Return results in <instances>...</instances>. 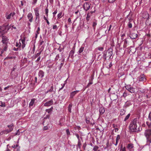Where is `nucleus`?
I'll use <instances>...</instances> for the list:
<instances>
[{
    "mask_svg": "<svg viewBox=\"0 0 151 151\" xmlns=\"http://www.w3.org/2000/svg\"><path fill=\"white\" fill-rule=\"evenodd\" d=\"M139 123L137 119H134L130 123L129 126V128L131 131L136 132L139 131Z\"/></svg>",
    "mask_w": 151,
    "mask_h": 151,
    "instance_id": "obj_1",
    "label": "nucleus"
},
{
    "mask_svg": "<svg viewBox=\"0 0 151 151\" xmlns=\"http://www.w3.org/2000/svg\"><path fill=\"white\" fill-rule=\"evenodd\" d=\"M144 135L146 138L147 144L149 145L151 143V129H146Z\"/></svg>",
    "mask_w": 151,
    "mask_h": 151,
    "instance_id": "obj_2",
    "label": "nucleus"
},
{
    "mask_svg": "<svg viewBox=\"0 0 151 151\" xmlns=\"http://www.w3.org/2000/svg\"><path fill=\"white\" fill-rule=\"evenodd\" d=\"M125 88L127 90L131 93H134L135 91V88L131 86L130 85H127L125 86Z\"/></svg>",
    "mask_w": 151,
    "mask_h": 151,
    "instance_id": "obj_3",
    "label": "nucleus"
},
{
    "mask_svg": "<svg viewBox=\"0 0 151 151\" xmlns=\"http://www.w3.org/2000/svg\"><path fill=\"white\" fill-rule=\"evenodd\" d=\"M15 14V12H11L9 13L8 12H6L5 14V16L7 19H11L12 17H13Z\"/></svg>",
    "mask_w": 151,
    "mask_h": 151,
    "instance_id": "obj_4",
    "label": "nucleus"
},
{
    "mask_svg": "<svg viewBox=\"0 0 151 151\" xmlns=\"http://www.w3.org/2000/svg\"><path fill=\"white\" fill-rule=\"evenodd\" d=\"M20 43V47L21 49H23L25 46V39H20L19 42Z\"/></svg>",
    "mask_w": 151,
    "mask_h": 151,
    "instance_id": "obj_5",
    "label": "nucleus"
},
{
    "mask_svg": "<svg viewBox=\"0 0 151 151\" xmlns=\"http://www.w3.org/2000/svg\"><path fill=\"white\" fill-rule=\"evenodd\" d=\"M35 14L36 16V19H39V18L40 14H39V9L37 7L34 9Z\"/></svg>",
    "mask_w": 151,
    "mask_h": 151,
    "instance_id": "obj_6",
    "label": "nucleus"
},
{
    "mask_svg": "<svg viewBox=\"0 0 151 151\" xmlns=\"http://www.w3.org/2000/svg\"><path fill=\"white\" fill-rule=\"evenodd\" d=\"M127 148L130 151H134V145L131 143L128 144L127 146Z\"/></svg>",
    "mask_w": 151,
    "mask_h": 151,
    "instance_id": "obj_7",
    "label": "nucleus"
},
{
    "mask_svg": "<svg viewBox=\"0 0 151 151\" xmlns=\"http://www.w3.org/2000/svg\"><path fill=\"white\" fill-rule=\"evenodd\" d=\"M90 6L87 2L84 3L83 5V8L84 10L87 11L90 9Z\"/></svg>",
    "mask_w": 151,
    "mask_h": 151,
    "instance_id": "obj_8",
    "label": "nucleus"
},
{
    "mask_svg": "<svg viewBox=\"0 0 151 151\" xmlns=\"http://www.w3.org/2000/svg\"><path fill=\"white\" fill-rule=\"evenodd\" d=\"M79 92V90H76L71 92L70 95V98L71 99L73 98L74 96Z\"/></svg>",
    "mask_w": 151,
    "mask_h": 151,
    "instance_id": "obj_9",
    "label": "nucleus"
},
{
    "mask_svg": "<svg viewBox=\"0 0 151 151\" xmlns=\"http://www.w3.org/2000/svg\"><path fill=\"white\" fill-rule=\"evenodd\" d=\"M27 17L29 19V22H32L33 21V16L32 13H29L27 15Z\"/></svg>",
    "mask_w": 151,
    "mask_h": 151,
    "instance_id": "obj_10",
    "label": "nucleus"
},
{
    "mask_svg": "<svg viewBox=\"0 0 151 151\" xmlns=\"http://www.w3.org/2000/svg\"><path fill=\"white\" fill-rule=\"evenodd\" d=\"M53 103V101L51 100L45 103L44 104V106H50Z\"/></svg>",
    "mask_w": 151,
    "mask_h": 151,
    "instance_id": "obj_11",
    "label": "nucleus"
},
{
    "mask_svg": "<svg viewBox=\"0 0 151 151\" xmlns=\"http://www.w3.org/2000/svg\"><path fill=\"white\" fill-rule=\"evenodd\" d=\"M8 38L5 36H2V42L4 44H6L8 42Z\"/></svg>",
    "mask_w": 151,
    "mask_h": 151,
    "instance_id": "obj_12",
    "label": "nucleus"
},
{
    "mask_svg": "<svg viewBox=\"0 0 151 151\" xmlns=\"http://www.w3.org/2000/svg\"><path fill=\"white\" fill-rule=\"evenodd\" d=\"M38 74L39 77L41 78V80H42V78L44 77V72L42 70H40Z\"/></svg>",
    "mask_w": 151,
    "mask_h": 151,
    "instance_id": "obj_13",
    "label": "nucleus"
},
{
    "mask_svg": "<svg viewBox=\"0 0 151 151\" xmlns=\"http://www.w3.org/2000/svg\"><path fill=\"white\" fill-rule=\"evenodd\" d=\"M142 17L145 19H147L149 18V15L147 12H145L143 13Z\"/></svg>",
    "mask_w": 151,
    "mask_h": 151,
    "instance_id": "obj_14",
    "label": "nucleus"
},
{
    "mask_svg": "<svg viewBox=\"0 0 151 151\" xmlns=\"http://www.w3.org/2000/svg\"><path fill=\"white\" fill-rule=\"evenodd\" d=\"M132 104V103L130 101H127L125 103V104L123 106L124 108H126L129 107Z\"/></svg>",
    "mask_w": 151,
    "mask_h": 151,
    "instance_id": "obj_15",
    "label": "nucleus"
},
{
    "mask_svg": "<svg viewBox=\"0 0 151 151\" xmlns=\"http://www.w3.org/2000/svg\"><path fill=\"white\" fill-rule=\"evenodd\" d=\"M148 118L149 120L150 121V122H147V124L149 127H151V111L149 114Z\"/></svg>",
    "mask_w": 151,
    "mask_h": 151,
    "instance_id": "obj_16",
    "label": "nucleus"
},
{
    "mask_svg": "<svg viewBox=\"0 0 151 151\" xmlns=\"http://www.w3.org/2000/svg\"><path fill=\"white\" fill-rule=\"evenodd\" d=\"M35 100L36 99L34 98L31 99V101L29 104V106L30 108H31L32 106H33Z\"/></svg>",
    "mask_w": 151,
    "mask_h": 151,
    "instance_id": "obj_17",
    "label": "nucleus"
},
{
    "mask_svg": "<svg viewBox=\"0 0 151 151\" xmlns=\"http://www.w3.org/2000/svg\"><path fill=\"white\" fill-rule=\"evenodd\" d=\"M138 79L139 81H143L145 80V78L144 75H141L138 77Z\"/></svg>",
    "mask_w": 151,
    "mask_h": 151,
    "instance_id": "obj_18",
    "label": "nucleus"
},
{
    "mask_svg": "<svg viewBox=\"0 0 151 151\" xmlns=\"http://www.w3.org/2000/svg\"><path fill=\"white\" fill-rule=\"evenodd\" d=\"M138 36L137 34L136 33H132L130 35V37L132 39H134L136 38Z\"/></svg>",
    "mask_w": 151,
    "mask_h": 151,
    "instance_id": "obj_19",
    "label": "nucleus"
},
{
    "mask_svg": "<svg viewBox=\"0 0 151 151\" xmlns=\"http://www.w3.org/2000/svg\"><path fill=\"white\" fill-rule=\"evenodd\" d=\"M11 132V130H9V129H6L2 131L0 134H7Z\"/></svg>",
    "mask_w": 151,
    "mask_h": 151,
    "instance_id": "obj_20",
    "label": "nucleus"
},
{
    "mask_svg": "<svg viewBox=\"0 0 151 151\" xmlns=\"http://www.w3.org/2000/svg\"><path fill=\"white\" fill-rule=\"evenodd\" d=\"M99 111L101 114H102L105 112V109L104 108H100L99 109Z\"/></svg>",
    "mask_w": 151,
    "mask_h": 151,
    "instance_id": "obj_21",
    "label": "nucleus"
},
{
    "mask_svg": "<svg viewBox=\"0 0 151 151\" xmlns=\"http://www.w3.org/2000/svg\"><path fill=\"white\" fill-rule=\"evenodd\" d=\"M74 53V51L73 50H71L70 52L69 56L71 58H72L73 56Z\"/></svg>",
    "mask_w": 151,
    "mask_h": 151,
    "instance_id": "obj_22",
    "label": "nucleus"
},
{
    "mask_svg": "<svg viewBox=\"0 0 151 151\" xmlns=\"http://www.w3.org/2000/svg\"><path fill=\"white\" fill-rule=\"evenodd\" d=\"M13 125L12 124H11L10 125H8L7 126V127L9 129V130H11V132H12L13 129Z\"/></svg>",
    "mask_w": 151,
    "mask_h": 151,
    "instance_id": "obj_23",
    "label": "nucleus"
},
{
    "mask_svg": "<svg viewBox=\"0 0 151 151\" xmlns=\"http://www.w3.org/2000/svg\"><path fill=\"white\" fill-rule=\"evenodd\" d=\"M107 55H108L107 57H109V58H111V57L112 55V51H109L107 52Z\"/></svg>",
    "mask_w": 151,
    "mask_h": 151,
    "instance_id": "obj_24",
    "label": "nucleus"
},
{
    "mask_svg": "<svg viewBox=\"0 0 151 151\" xmlns=\"http://www.w3.org/2000/svg\"><path fill=\"white\" fill-rule=\"evenodd\" d=\"M72 105L71 104H70L68 107V109L70 113L71 112V108L72 107Z\"/></svg>",
    "mask_w": 151,
    "mask_h": 151,
    "instance_id": "obj_25",
    "label": "nucleus"
},
{
    "mask_svg": "<svg viewBox=\"0 0 151 151\" xmlns=\"http://www.w3.org/2000/svg\"><path fill=\"white\" fill-rule=\"evenodd\" d=\"M52 107L49 109H47L46 110V112L48 113H51V112L52 111Z\"/></svg>",
    "mask_w": 151,
    "mask_h": 151,
    "instance_id": "obj_26",
    "label": "nucleus"
},
{
    "mask_svg": "<svg viewBox=\"0 0 151 151\" xmlns=\"http://www.w3.org/2000/svg\"><path fill=\"white\" fill-rule=\"evenodd\" d=\"M91 16V15H90V13L88 12L87 15L86 17V20L87 21H88L89 20V18Z\"/></svg>",
    "mask_w": 151,
    "mask_h": 151,
    "instance_id": "obj_27",
    "label": "nucleus"
},
{
    "mask_svg": "<svg viewBox=\"0 0 151 151\" xmlns=\"http://www.w3.org/2000/svg\"><path fill=\"white\" fill-rule=\"evenodd\" d=\"M84 49V47H81L79 49L78 51V52L79 54L81 53L83 51Z\"/></svg>",
    "mask_w": 151,
    "mask_h": 151,
    "instance_id": "obj_28",
    "label": "nucleus"
},
{
    "mask_svg": "<svg viewBox=\"0 0 151 151\" xmlns=\"http://www.w3.org/2000/svg\"><path fill=\"white\" fill-rule=\"evenodd\" d=\"M18 142H19L18 141L17 142L18 144H17L16 145H12V147L14 149H16L19 146V145L18 144Z\"/></svg>",
    "mask_w": 151,
    "mask_h": 151,
    "instance_id": "obj_29",
    "label": "nucleus"
},
{
    "mask_svg": "<svg viewBox=\"0 0 151 151\" xmlns=\"http://www.w3.org/2000/svg\"><path fill=\"white\" fill-rule=\"evenodd\" d=\"M66 132L68 136H69L70 135V133L68 129H67Z\"/></svg>",
    "mask_w": 151,
    "mask_h": 151,
    "instance_id": "obj_30",
    "label": "nucleus"
},
{
    "mask_svg": "<svg viewBox=\"0 0 151 151\" xmlns=\"http://www.w3.org/2000/svg\"><path fill=\"white\" fill-rule=\"evenodd\" d=\"M130 116V114H128L125 117V119H124V121H126L127 119H128L129 118Z\"/></svg>",
    "mask_w": 151,
    "mask_h": 151,
    "instance_id": "obj_31",
    "label": "nucleus"
},
{
    "mask_svg": "<svg viewBox=\"0 0 151 151\" xmlns=\"http://www.w3.org/2000/svg\"><path fill=\"white\" fill-rule=\"evenodd\" d=\"M99 147L97 146H95L93 148V150L95 151H96L98 149Z\"/></svg>",
    "mask_w": 151,
    "mask_h": 151,
    "instance_id": "obj_32",
    "label": "nucleus"
},
{
    "mask_svg": "<svg viewBox=\"0 0 151 151\" xmlns=\"http://www.w3.org/2000/svg\"><path fill=\"white\" fill-rule=\"evenodd\" d=\"M62 12H60L57 15L58 18L59 19L60 18L62 17Z\"/></svg>",
    "mask_w": 151,
    "mask_h": 151,
    "instance_id": "obj_33",
    "label": "nucleus"
},
{
    "mask_svg": "<svg viewBox=\"0 0 151 151\" xmlns=\"http://www.w3.org/2000/svg\"><path fill=\"white\" fill-rule=\"evenodd\" d=\"M125 112V111L124 109H122L121 111L120 114L121 115H123L124 114Z\"/></svg>",
    "mask_w": 151,
    "mask_h": 151,
    "instance_id": "obj_34",
    "label": "nucleus"
},
{
    "mask_svg": "<svg viewBox=\"0 0 151 151\" xmlns=\"http://www.w3.org/2000/svg\"><path fill=\"white\" fill-rule=\"evenodd\" d=\"M98 49L99 50L101 51H103L104 50V47H98Z\"/></svg>",
    "mask_w": 151,
    "mask_h": 151,
    "instance_id": "obj_35",
    "label": "nucleus"
},
{
    "mask_svg": "<svg viewBox=\"0 0 151 151\" xmlns=\"http://www.w3.org/2000/svg\"><path fill=\"white\" fill-rule=\"evenodd\" d=\"M20 44H21L20 43H19V42H17L16 44V46L17 47H19V48H20Z\"/></svg>",
    "mask_w": 151,
    "mask_h": 151,
    "instance_id": "obj_36",
    "label": "nucleus"
},
{
    "mask_svg": "<svg viewBox=\"0 0 151 151\" xmlns=\"http://www.w3.org/2000/svg\"><path fill=\"white\" fill-rule=\"evenodd\" d=\"M0 106L2 107H4L5 106V104L4 103H3L2 102H0Z\"/></svg>",
    "mask_w": 151,
    "mask_h": 151,
    "instance_id": "obj_37",
    "label": "nucleus"
},
{
    "mask_svg": "<svg viewBox=\"0 0 151 151\" xmlns=\"http://www.w3.org/2000/svg\"><path fill=\"white\" fill-rule=\"evenodd\" d=\"M120 139V136L119 135H117V137L116 138V141H118L119 139Z\"/></svg>",
    "mask_w": 151,
    "mask_h": 151,
    "instance_id": "obj_38",
    "label": "nucleus"
},
{
    "mask_svg": "<svg viewBox=\"0 0 151 151\" xmlns=\"http://www.w3.org/2000/svg\"><path fill=\"white\" fill-rule=\"evenodd\" d=\"M52 28L54 29H55L56 30H57L58 29L57 26L56 25H53Z\"/></svg>",
    "mask_w": 151,
    "mask_h": 151,
    "instance_id": "obj_39",
    "label": "nucleus"
},
{
    "mask_svg": "<svg viewBox=\"0 0 151 151\" xmlns=\"http://www.w3.org/2000/svg\"><path fill=\"white\" fill-rule=\"evenodd\" d=\"M128 26L129 28H131L132 27V24L130 22H129L128 23Z\"/></svg>",
    "mask_w": 151,
    "mask_h": 151,
    "instance_id": "obj_40",
    "label": "nucleus"
},
{
    "mask_svg": "<svg viewBox=\"0 0 151 151\" xmlns=\"http://www.w3.org/2000/svg\"><path fill=\"white\" fill-rule=\"evenodd\" d=\"M85 121H86V122L87 124L89 123L90 122L88 118H86V119H85Z\"/></svg>",
    "mask_w": 151,
    "mask_h": 151,
    "instance_id": "obj_41",
    "label": "nucleus"
},
{
    "mask_svg": "<svg viewBox=\"0 0 151 151\" xmlns=\"http://www.w3.org/2000/svg\"><path fill=\"white\" fill-rule=\"evenodd\" d=\"M3 50H2V49L0 48V56H2V54L3 53Z\"/></svg>",
    "mask_w": 151,
    "mask_h": 151,
    "instance_id": "obj_42",
    "label": "nucleus"
},
{
    "mask_svg": "<svg viewBox=\"0 0 151 151\" xmlns=\"http://www.w3.org/2000/svg\"><path fill=\"white\" fill-rule=\"evenodd\" d=\"M48 9H45V14L47 16L48 15Z\"/></svg>",
    "mask_w": 151,
    "mask_h": 151,
    "instance_id": "obj_43",
    "label": "nucleus"
},
{
    "mask_svg": "<svg viewBox=\"0 0 151 151\" xmlns=\"http://www.w3.org/2000/svg\"><path fill=\"white\" fill-rule=\"evenodd\" d=\"M41 51H40V52H39L37 53L36 54V55L35 56H36V57H38V56H40V54H41Z\"/></svg>",
    "mask_w": 151,
    "mask_h": 151,
    "instance_id": "obj_44",
    "label": "nucleus"
},
{
    "mask_svg": "<svg viewBox=\"0 0 151 151\" xmlns=\"http://www.w3.org/2000/svg\"><path fill=\"white\" fill-rule=\"evenodd\" d=\"M120 151H126V148L125 147H122L120 150Z\"/></svg>",
    "mask_w": 151,
    "mask_h": 151,
    "instance_id": "obj_45",
    "label": "nucleus"
},
{
    "mask_svg": "<svg viewBox=\"0 0 151 151\" xmlns=\"http://www.w3.org/2000/svg\"><path fill=\"white\" fill-rule=\"evenodd\" d=\"M12 85H11V86H9L6 87H5L4 88V90H6V89H7L8 88L10 87H11V86H12Z\"/></svg>",
    "mask_w": 151,
    "mask_h": 151,
    "instance_id": "obj_46",
    "label": "nucleus"
},
{
    "mask_svg": "<svg viewBox=\"0 0 151 151\" xmlns=\"http://www.w3.org/2000/svg\"><path fill=\"white\" fill-rule=\"evenodd\" d=\"M21 50V49L20 48H14V50L15 51H18V50Z\"/></svg>",
    "mask_w": 151,
    "mask_h": 151,
    "instance_id": "obj_47",
    "label": "nucleus"
},
{
    "mask_svg": "<svg viewBox=\"0 0 151 151\" xmlns=\"http://www.w3.org/2000/svg\"><path fill=\"white\" fill-rule=\"evenodd\" d=\"M68 22H69V24H70L71 23V20L70 18H69L68 20Z\"/></svg>",
    "mask_w": 151,
    "mask_h": 151,
    "instance_id": "obj_48",
    "label": "nucleus"
},
{
    "mask_svg": "<svg viewBox=\"0 0 151 151\" xmlns=\"http://www.w3.org/2000/svg\"><path fill=\"white\" fill-rule=\"evenodd\" d=\"M59 58V55H57L55 58V60H57Z\"/></svg>",
    "mask_w": 151,
    "mask_h": 151,
    "instance_id": "obj_49",
    "label": "nucleus"
},
{
    "mask_svg": "<svg viewBox=\"0 0 151 151\" xmlns=\"http://www.w3.org/2000/svg\"><path fill=\"white\" fill-rule=\"evenodd\" d=\"M37 0H33L32 4H35L37 2Z\"/></svg>",
    "mask_w": 151,
    "mask_h": 151,
    "instance_id": "obj_50",
    "label": "nucleus"
},
{
    "mask_svg": "<svg viewBox=\"0 0 151 151\" xmlns=\"http://www.w3.org/2000/svg\"><path fill=\"white\" fill-rule=\"evenodd\" d=\"M75 135H76V136L77 138H78V140H79V139H80V138H79V135H78V134H75Z\"/></svg>",
    "mask_w": 151,
    "mask_h": 151,
    "instance_id": "obj_51",
    "label": "nucleus"
},
{
    "mask_svg": "<svg viewBox=\"0 0 151 151\" xmlns=\"http://www.w3.org/2000/svg\"><path fill=\"white\" fill-rule=\"evenodd\" d=\"M57 11L56 10L53 13V16H55V15L57 14Z\"/></svg>",
    "mask_w": 151,
    "mask_h": 151,
    "instance_id": "obj_52",
    "label": "nucleus"
},
{
    "mask_svg": "<svg viewBox=\"0 0 151 151\" xmlns=\"http://www.w3.org/2000/svg\"><path fill=\"white\" fill-rule=\"evenodd\" d=\"M39 34V32L38 31H37L35 33V37L37 38V37L38 35Z\"/></svg>",
    "mask_w": 151,
    "mask_h": 151,
    "instance_id": "obj_53",
    "label": "nucleus"
},
{
    "mask_svg": "<svg viewBox=\"0 0 151 151\" xmlns=\"http://www.w3.org/2000/svg\"><path fill=\"white\" fill-rule=\"evenodd\" d=\"M16 149H17L16 151H20V147L18 146Z\"/></svg>",
    "mask_w": 151,
    "mask_h": 151,
    "instance_id": "obj_54",
    "label": "nucleus"
},
{
    "mask_svg": "<svg viewBox=\"0 0 151 151\" xmlns=\"http://www.w3.org/2000/svg\"><path fill=\"white\" fill-rule=\"evenodd\" d=\"M78 145L79 146H80L81 145V141L80 139H79V140H78Z\"/></svg>",
    "mask_w": 151,
    "mask_h": 151,
    "instance_id": "obj_55",
    "label": "nucleus"
},
{
    "mask_svg": "<svg viewBox=\"0 0 151 151\" xmlns=\"http://www.w3.org/2000/svg\"><path fill=\"white\" fill-rule=\"evenodd\" d=\"M116 0H108L109 2L110 3H113L114 1Z\"/></svg>",
    "mask_w": 151,
    "mask_h": 151,
    "instance_id": "obj_56",
    "label": "nucleus"
},
{
    "mask_svg": "<svg viewBox=\"0 0 151 151\" xmlns=\"http://www.w3.org/2000/svg\"><path fill=\"white\" fill-rule=\"evenodd\" d=\"M93 83L92 82H90V83H89L87 86V87H88L90 85H91Z\"/></svg>",
    "mask_w": 151,
    "mask_h": 151,
    "instance_id": "obj_57",
    "label": "nucleus"
},
{
    "mask_svg": "<svg viewBox=\"0 0 151 151\" xmlns=\"http://www.w3.org/2000/svg\"><path fill=\"white\" fill-rule=\"evenodd\" d=\"M43 129L45 130H47L48 129V128L47 127L45 126L44 127Z\"/></svg>",
    "mask_w": 151,
    "mask_h": 151,
    "instance_id": "obj_58",
    "label": "nucleus"
},
{
    "mask_svg": "<svg viewBox=\"0 0 151 151\" xmlns=\"http://www.w3.org/2000/svg\"><path fill=\"white\" fill-rule=\"evenodd\" d=\"M35 83H37V77H35Z\"/></svg>",
    "mask_w": 151,
    "mask_h": 151,
    "instance_id": "obj_59",
    "label": "nucleus"
},
{
    "mask_svg": "<svg viewBox=\"0 0 151 151\" xmlns=\"http://www.w3.org/2000/svg\"><path fill=\"white\" fill-rule=\"evenodd\" d=\"M6 48H7V47L6 46L4 48V49L3 50H3V52H4V51H5L6 50Z\"/></svg>",
    "mask_w": 151,
    "mask_h": 151,
    "instance_id": "obj_60",
    "label": "nucleus"
},
{
    "mask_svg": "<svg viewBox=\"0 0 151 151\" xmlns=\"http://www.w3.org/2000/svg\"><path fill=\"white\" fill-rule=\"evenodd\" d=\"M16 66H14L13 68H12V71H14V70H15V69H16Z\"/></svg>",
    "mask_w": 151,
    "mask_h": 151,
    "instance_id": "obj_61",
    "label": "nucleus"
},
{
    "mask_svg": "<svg viewBox=\"0 0 151 151\" xmlns=\"http://www.w3.org/2000/svg\"><path fill=\"white\" fill-rule=\"evenodd\" d=\"M111 27H112V25H110L109 26V29H108V31H109L111 30Z\"/></svg>",
    "mask_w": 151,
    "mask_h": 151,
    "instance_id": "obj_62",
    "label": "nucleus"
},
{
    "mask_svg": "<svg viewBox=\"0 0 151 151\" xmlns=\"http://www.w3.org/2000/svg\"><path fill=\"white\" fill-rule=\"evenodd\" d=\"M40 56H39L37 58V61H39L40 60Z\"/></svg>",
    "mask_w": 151,
    "mask_h": 151,
    "instance_id": "obj_63",
    "label": "nucleus"
},
{
    "mask_svg": "<svg viewBox=\"0 0 151 151\" xmlns=\"http://www.w3.org/2000/svg\"><path fill=\"white\" fill-rule=\"evenodd\" d=\"M114 130L115 132H117L118 131V129L117 128H115Z\"/></svg>",
    "mask_w": 151,
    "mask_h": 151,
    "instance_id": "obj_64",
    "label": "nucleus"
}]
</instances>
